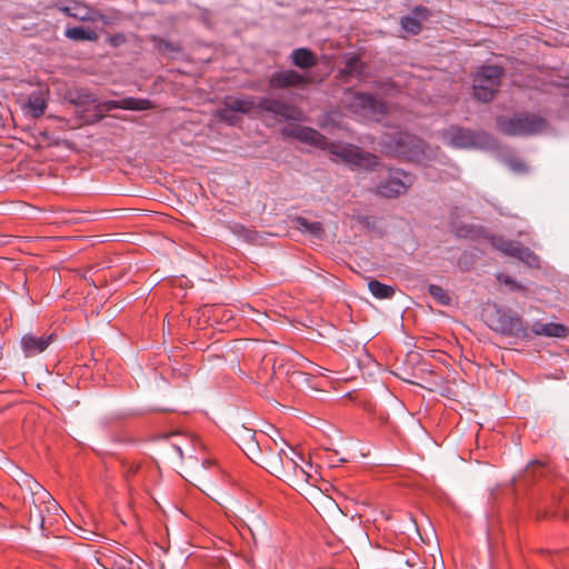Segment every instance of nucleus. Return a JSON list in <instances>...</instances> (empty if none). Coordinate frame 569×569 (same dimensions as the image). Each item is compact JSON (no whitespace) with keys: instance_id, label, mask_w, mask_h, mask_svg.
<instances>
[{"instance_id":"nucleus-6","label":"nucleus","mask_w":569,"mask_h":569,"mask_svg":"<svg viewBox=\"0 0 569 569\" xmlns=\"http://www.w3.org/2000/svg\"><path fill=\"white\" fill-rule=\"evenodd\" d=\"M152 108L151 101L147 99H137V98H124L121 100H109L99 102L96 98L94 109H92V113L88 116H82L86 122H96L103 118L106 112H109L113 109H123V110H149Z\"/></svg>"},{"instance_id":"nucleus-11","label":"nucleus","mask_w":569,"mask_h":569,"mask_svg":"<svg viewBox=\"0 0 569 569\" xmlns=\"http://www.w3.org/2000/svg\"><path fill=\"white\" fill-rule=\"evenodd\" d=\"M38 487L39 490L33 493V503L41 518V526L44 527L47 521L51 523L53 517L62 518V509L47 490L41 486Z\"/></svg>"},{"instance_id":"nucleus-24","label":"nucleus","mask_w":569,"mask_h":569,"mask_svg":"<svg viewBox=\"0 0 569 569\" xmlns=\"http://www.w3.org/2000/svg\"><path fill=\"white\" fill-rule=\"evenodd\" d=\"M297 223L300 230L307 231L317 238H320L323 234V228L321 222H309L305 218H298Z\"/></svg>"},{"instance_id":"nucleus-31","label":"nucleus","mask_w":569,"mask_h":569,"mask_svg":"<svg viewBox=\"0 0 569 569\" xmlns=\"http://www.w3.org/2000/svg\"><path fill=\"white\" fill-rule=\"evenodd\" d=\"M158 49L161 52H171L178 50V48H176L172 43L164 40L159 41Z\"/></svg>"},{"instance_id":"nucleus-27","label":"nucleus","mask_w":569,"mask_h":569,"mask_svg":"<svg viewBox=\"0 0 569 569\" xmlns=\"http://www.w3.org/2000/svg\"><path fill=\"white\" fill-rule=\"evenodd\" d=\"M517 259L521 260L526 264L530 267H539V257L536 256L529 248L522 246L520 250V254L517 256Z\"/></svg>"},{"instance_id":"nucleus-23","label":"nucleus","mask_w":569,"mask_h":569,"mask_svg":"<svg viewBox=\"0 0 569 569\" xmlns=\"http://www.w3.org/2000/svg\"><path fill=\"white\" fill-rule=\"evenodd\" d=\"M66 37L76 40V41H84V40H96L97 34L94 31L86 30L81 27H74L66 30Z\"/></svg>"},{"instance_id":"nucleus-18","label":"nucleus","mask_w":569,"mask_h":569,"mask_svg":"<svg viewBox=\"0 0 569 569\" xmlns=\"http://www.w3.org/2000/svg\"><path fill=\"white\" fill-rule=\"evenodd\" d=\"M292 63L300 69H309L317 64V56L308 48H297L291 52Z\"/></svg>"},{"instance_id":"nucleus-25","label":"nucleus","mask_w":569,"mask_h":569,"mask_svg":"<svg viewBox=\"0 0 569 569\" xmlns=\"http://www.w3.org/2000/svg\"><path fill=\"white\" fill-rule=\"evenodd\" d=\"M400 23L405 31L410 32L412 34H418L421 30V22L417 17H402Z\"/></svg>"},{"instance_id":"nucleus-8","label":"nucleus","mask_w":569,"mask_h":569,"mask_svg":"<svg viewBox=\"0 0 569 569\" xmlns=\"http://www.w3.org/2000/svg\"><path fill=\"white\" fill-rule=\"evenodd\" d=\"M415 177L403 170H390L388 179L377 184L375 191L385 198H396L407 193Z\"/></svg>"},{"instance_id":"nucleus-10","label":"nucleus","mask_w":569,"mask_h":569,"mask_svg":"<svg viewBox=\"0 0 569 569\" xmlns=\"http://www.w3.org/2000/svg\"><path fill=\"white\" fill-rule=\"evenodd\" d=\"M256 102L252 97L236 98L228 97L224 106L218 111L219 118L229 124H234L240 114H247L254 110Z\"/></svg>"},{"instance_id":"nucleus-1","label":"nucleus","mask_w":569,"mask_h":569,"mask_svg":"<svg viewBox=\"0 0 569 569\" xmlns=\"http://www.w3.org/2000/svg\"><path fill=\"white\" fill-rule=\"evenodd\" d=\"M247 436L249 440L242 450L252 461L261 465L270 473L297 488L317 482V475L312 472L311 462L284 440H281V445L272 440L273 448L268 447L266 451H262L259 448V441L254 440V433L248 430Z\"/></svg>"},{"instance_id":"nucleus-7","label":"nucleus","mask_w":569,"mask_h":569,"mask_svg":"<svg viewBox=\"0 0 569 569\" xmlns=\"http://www.w3.org/2000/svg\"><path fill=\"white\" fill-rule=\"evenodd\" d=\"M489 321L490 328L501 335L530 338L529 329L525 327L521 317L516 313L498 309Z\"/></svg>"},{"instance_id":"nucleus-15","label":"nucleus","mask_w":569,"mask_h":569,"mask_svg":"<svg viewBox=\"0 0 569 569\" xmlns=\"http://www.w3.org/2000/svg\"><path fill=\"white\" fill-rule=\"evenodd\" d=\"M443 140L446 142H486L485 138L479 133L472 132L460 127H450L443 132Z\"/></svg>"},{"instance_id":"nucleus-32","label":"nucleus","mask_w":569,"mask_h":569,"mask_svg":"<svg viewBox=\"0 0 569 569\" xmlns=\"http://www.w3.org/2000/svg\"><path fill=\"white\" fill-rule=\"evenodd\" d=\"M413 12L417 16V18L421 19H427L429 13L426 7H417Z\"/></svg>"},{"instance_id":"nucleus-12","label":"nucleus","mask_w":569,"mask_h":569,"mask_svg":"<svg viewBox=\"0 0 569 569\" xmlns=\"http://www.w3.org/2000/svg\"><path fill=\"white\" fill-rule=\"evenodd\" d=\"M308 83H310V79L295 70H283L274 72L269 79V86L272 89L305 87Z\"/></svg>"},{"instance_id":"nucleus-37","label":"nucleus","mask_w":569,"mask_h":569,"mask_svg":"<svg viewBox=\"0 0 569 569\" xmlns=\"http://www.w3.org/2000/svg\"><path fill=\"white\" fill-rule=\"evenodd\" d=\"M409 160H412V158H409ZM413 161L419 162L420 159H413Z\"/></svg>"},{"instance_id":"nucleus-26","label":"nucleus","mask_w":569,"mask_h":569,"mask_svg":"<svg viewBox=\"0 0 569 569\" xmlns=\"http://www.w3.org/2000/svg\"><path fill=\"white\" fill-rule=\"evenodd\" d=\"M503 161L516 173H526L528 171V164L518 157L510 156L505 158Z\"/></svg>"},{"instance_id":"nucleus-36","label":"nucleus","mask_w":569,"mask_h":569,"mask_svg":"<svg viewBox=\"0 0 569 569\" xmlns=\"http://www.w3.org/2000/svg\"><path fill=\"white\" fill-rule=\"evenodd\" d=\"M393 142L400 143V142H405V141L402 139H397Z\"/></svg>"},{"instance_id":"nucleus-5","label":"nucleus","mask_w":569,"mask_h":569,"mask_svg":"<svg viewBox=\"0 0 569 569\" xmlns=\"http://www.w3.org/2000/svg\"><path fill=\"white\" fill-rule=\"evenodd\" d=\"M502 73L503 70L500 67H482L473 78V94L476 99L482 102L490 101L498 91Z\"/></svg>"},{"instance_id":"nucleus-3","label":"nucleus","mask_w":569,"mask_h":569,"mask_svg":"<svg viewBox=\"0 0 569 569\" xmlns=\"http://www.w3.org/2000/svg\"><path fill=\"white\" fill-rule=\"evenodd\" d=\"M499 130L506 134H529L540 132L546 128V121L538 116L520 113L497 119Z\"/></svg>"},{"instance_id":"nucleus-20","label":"nucleus","mask_w":569,"mask_h":569,"mask_svg":"<svg viewBox=\"0 0 569 569\" xmlns=\"http://www.w3.org/2000/svg\"><path fill=\"white\" fill-rule=\"evenodd\" d=\"M96 98L97 97L87 89H73L69 90L67 93L69 102L81 108L92 106V109H94Z\"/></svg>"},{"instance_id":"nucleus-17","label":"nucleus","mask_w":569,"mask_h":569,"mask_svg":"<svg viewBox=\"0 0 569 569\" xmlns=\"http://www.w3.org/2000/svg\"><path fill=\"white\" fill-rule=\"evenodd\" d=\"M339 74L345 80L361 79L365 77V64L357 56H350Z\"/></svg>"},{"instance_id":"nucleus-34","label":"nucleus","mask_w":569,"mask_h":569,"mask_svg":"<svg viewBox=\"0 0 569 569\" xmlns=\"http://www.w3.org/2000/svg\"><path fill=\"white\" fill-rule=\"evenodd\" d=\"M399 147H407L408 144H405V143H401V144H398ZM412 147L415 148H419L421 147L422 144H411Z\"/></svg>"},{"instance_id":"nucleus-28","label":"nucleus","mask_w":569,"mask_h":569,"mask_svg":"<svg viewBox=\"0 0 569 569\" xmlns=\"http://www.w3.org/2000/svg\"><path fill=\"white\" fill-rule=\"evenodd\" d=\"M429 293L435 297L436 299H438L439 301L446 303L447 302V296L445 293V291L442 290L441 287L439 286H436V284H430L429 287Z\"/></svg>"},{"instance_id":"nucleus-16","label":"nucleus","mask_w":569,"mask_h":569,"mask_svg":"<svg viewBox=\"0 0 569 569\" xmlns=\"http://www.w3.org/2000/svg\"><path fill=\"white\" fill-rule=\"evenodd\" d=\"M536 336L566 338L569 335V328L561 323H542L537 321L530 330Z\"/></svg>"},{"instance_id":"nucleus-22","label":"nucleus","mask_w":569,"mask_h":569,"mask_svg":"<svg viewBox=\"0 0 569 569\" xmlns=\"http://www.w3.org/2000/svg\"><path fill=\"white\" fill-rule=\"evenodd\" d=\"M495 247L502 253L517 258V256L520 254L522 244L517 241L499 239L495 241Z\"/></svg>"},{"instance_id":"nucleus-35","label":"nucleus","mask_w":569,"mask_h":569,"mask_svg":"<svg viewBox=\"0 0 569 569\" xmlns=\"http://www.w3.org/2000/svg\"><path fill=\"white\" fill-rule=\"evenodd\" d=\"M176 449L177 451L179 452V456L182 457V451H181V448L179 446H176Z\"/></svg>"},{"instance_id":"nucleus-9","label":"nucleus","mask_w":569,"mask_h":569,"mask_svg":"<svg viewBox=\"0 0 569 569\" xmlns=\"http://www.w3.org/2000/svg\"><path fill=\"white\" fill-rule=\"evenodd\" d=\"M253 111L259 114H269L277 121L282 120H299L301 118V111L295 106L284 102L281 99L276 98H262Z\"/></svg>"},{"instance_id":"nucleus-19","label":"nucleus","mask_w":569,"mask_h":569,"mask_svg":"<svg viewBox=\"0 0 569 569\" xmlns=\"http://www.w3.org/2000/svg\"><path fill=\"white\" fill-rule=\"evenodd\" d=\"M63 11L67 14L73 18H78L82 21H101L103 23H108L106 16L98 11L90 10L87 7L76 6L74 8H64Z\"/></svg>"},{"instance_id":"nucleus-29","label":"nucleus","mask_w":569,"mask_h":569,"mask_svg":"<svg viewBox=\"0 0 569 569\" xmlns=\"http://www.w3.org/2000/svg\"><path fill=\"white\" fill-rule=\"evenodd\" d=\"M301 132L305 133L303 137H301L302 142H319V134L313 130H301Z\"/></svg>"},{"instance_id":"nucleus-21","label":"nucleus","mask_w":569,"mask_h":569,"mask_svg":"<svg viewBox=\"0 0 569 569\" xmlns=\"http://www.w3.org/2000/svg\"><path fill=\"white\" fill-rule=\"evenodd\" d=\"M368 288L371 295L377 299H390L396 292L392 286L385 284L376 279L368 282Z\"/></svg>"},{"instance_id":"nucleus-4","label":"nucleus","mask_w":569,"mask_h":569,"mask_svg":"<svg viewBox=\"0 0 569 569\" xmlns=\"http://www.w3.org/2000/svg\"><path fill=\"white\" fill-rule=\"evenodd\" d=\"M345 102L352 112L368 120L380 121L387 112V107L382 101L366 93L348 91Z\"/></svg>"},{"instance_id":"nucleus-30","label":"nucleus","mask_w":569,"mask_h":569,"mask_svg":"<svg viewBox=\"0 0 569 569\" xmlns=\"http://www.w3.org/2000/svg\"><path fill=\"white\" fill-rule=\"evenodd\" d=\"M497 279H498L500 282H503V283H506V284H508V286H510V287H511V289H516V290H520V289H522V287H521L520 284L516 283V282H515V281H513L509 276H507V274H502V273H500V274H498V276H497Z\"/></svg>"},{"instance_id":"nucleus-13","label":"nucleus","mask_w":569,"mask_h":569,"mask_svg":"<svg viewBox=\"0 0 569 569\" xmlns=\"http://www.w3.org/2000/svg\"><path fill=\"white\" fill-rule=\"evenodd\" d=\"M52 336H33L27 333L21 338V348L26 357H34L43 352L51 343Z\"/></svg>"},{"instance_id":"nucleus-33","label":"nucleus","mask_w":569,"mask_h":569,"mask_svg":"<svg viewBox=\"0 0 569 569\" xmlns=\"http://www.w3.org/2000/svg\"><path fill=\"white\" fill-rule=\"evenodd\" d=\"M460 147H482L483 144H475V143H471V144H459Z\"/></svg>"},{"instance_id":"nucleus-2","label":"nucleus","mask_w":569,"mask_h":569,"mask_svg":"<svg viewBox=\"0 0 569 569\" xmlns=\"http://www.w3.org/2000/svg\"><path fill=\"white\" fill-rule=\"evenodd\" d=\"M333 156V161L342 162L351 169L375 170L378 166V157L363 151L357 144H319Z\"/></svg>"},{"instance_id":"nucleus-14","label":"nucleus","mask_w":569,"mask_h":569,"mask_svg":"<svg viewBox=\"0 0 569 569\" xmlns=\"http://www.w3.org/2000/svg\"><path fill=\"white\" fill-rule=\"evenodd\" d=\"M48 93L49 89L44 86H40L37 90L28 96L26 107L32 117L38 118L44 113L47 108Z\"/></svg>"}]
</instances>
